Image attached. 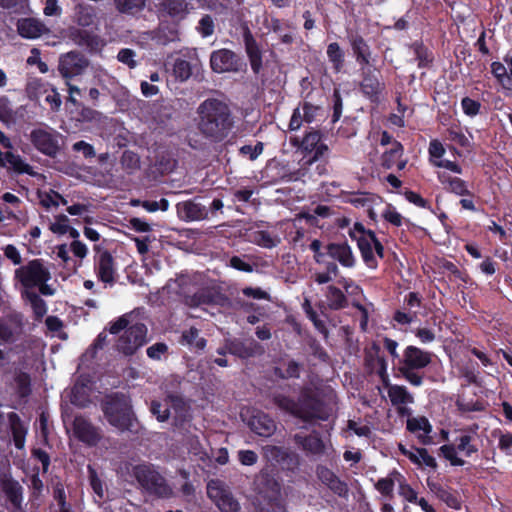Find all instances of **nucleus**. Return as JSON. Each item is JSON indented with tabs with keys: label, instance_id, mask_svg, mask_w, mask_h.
<instances>
[{
	"label": "nucleus",
	"instance_id": "nucleus-58",
	"mask_svg": "<svg viewBox=\"0 0 512 512\" xmlns=\"http://www.w3.org/2000/svg\"><path fill=\"white\" fill-rule=\"evenodd\" d=\"M121 165L123 168L133 172L140 167V158L137 153L131 150H125L121 156Z\"/></svg>",
	"mask_w": 512,
	"mask_h": 512
},
{
	"label": "nucleus",
	"instance_id": "nucleus-30",
	"mask_svg": "<svg viewBox=\"0 0 512 512\" xmlns=\"http://www.w3.org/2000/svg\"><path fill=\"white\" fill-rule=\"evenodd\" d=\"M438 180L447 192L462 197H474V193L468 188V183L459 177L451 176L446 172H440L438 173Z\"/></svg>",
	"mask_w": 512,
	"mask_h": 512
},
{
	"label": "nucleus",
	"instance_id": "nucleus-45",
	"mask_svg": "<svg viewBox=\"0 0 512 512\" xmlns=\"http://www.w3.org/2000/svg\"><path fill=\"white\" fill-rule=\"evenodd\" d=\"M404 154V147L403 145L395 140L393 142V147H391L389 150L385 151L382 154L381 157V165L385 169H391L395 166L397 161L402 158Z\"/></svg>",
	"mask_w": 512,
	"mask_h": 512
},
{
	"label": "nucleus",
	"instance_id": "nucleus-25",
	"mask_svg": "<svg viewBox=\"0 0 512 512\" xmlns=\"http://www.w3.org/2000/svg\"><path fill=\"white\" fill-rule=\"evenodd\" d=\"M0 495L4 497L7 507L23 503V487L11 475L0 477Z\"/></svg>",
	"mask_w": 512,
	"mask_h": 512
},
{
	"label": "nucleus",
	"instance_id": "nucleus-54",
	"mask_svg": "<svg viewBox=\"0 0 512 512\" xmlns=\"http://www.w3.org/2000/svg\"><path fill=\"white\" fill-rule=\"evenodd\" d=\"M168 399L171 403V407L177 414L176 418L181 422H184L189 417V407L185 403V401L177 395H169Z\"/></svg>",
	"mask_w": 512,
	"mask_h": 512
},
{
	"label": "nucleus",
	"instance_id": "nucleus-53",
	"mask_svg": "<svg viewBox=\"0 0 512 512\" xmlns=\"http://www.w3.org/2000/svg\"><path fill=\"white\" fill-rule=\"evenodd\" d=\"M173 75L181 82L188 80L192 75L190 62L182 58H177L173 64Z\"/></svg>",
	"mask_w": 512,
	"mask_h": 512
},
{
	"label": "nucleus",
	"instance_id": "nucleus-64",
	"mask_svg": "<svg viewBox=\"0 0 512 512\" xmlns=\"http://www.w3.org/2000/svg\"><path fill=\"white\" fill-rule=\"evenodd\" d=\"M215 24L211 15H204L198 22L197 30L201 34L202 37L206 38L211 36L214 33Z\"/></svg>",
	"mask_w": 512,
	"mask_h": 512
},
{
	"label": "nucleus",
	"instance_id": "nucleus-61",
	"mask_svg": "<svg viewBox=\"0 0 512 512\" xmlns=\"http://www.w3.org/2000/svg\"><path fill=\"white\" fill-rule=\"evenodd\" d=\"M332 110L333 113L331 122L335 124L340 120L343 111V99L340 89L338 88H335L332 94Z\"/></svg>",
	"mask_w": 512,
	"mask_h": 512
},
{
	"label": "nucleus",
	"instance_id": "nucleus-49",
	"mask_svg": "<svg viewBox=\"0 0 512 512\" xmlns=\"http://www.w3.org/2000/svg\"><path fill=\"white\" fill-rule=\"evenodd\" d=\"M302 308L307 316V318L313 323L315 329L321 333L324 338H327L329 335V331L326 327L325 322L319 318L317 312L313 309L311 302L308 299H305Z\"/></svg>",
	"mask_w": 512,
	"mask_h": 512
},
{
	"label": "nucleus",
	"instance_id": "nucleus-63",
	"mask_svg": "<svg viewBox=\"0 0 512 512\" xmlns=\"http://www.w3.org/2000/svg\"><path fill=\"white\" fill-rule=\"evenodd\" d=\"M150 411L159 422H165L170 418L169 407L159 401L153 400L151 402Z\"/></svg>",
	"mask_w": 512,
	"mask_h": 512
},
{
	"label": "nucleus",
	"instance_id": "nucleus-6",
	"mask_svg": "<svg viewBox=\"0 0 512 512\" xmlns=\"http://www.w3.org/2000/svg\"><path fill=\"white\" fill-rule=\"evenodd\" d=\"M477 429V424L467 429H462V433L455 438L453 444H444L439 448L440 455L449 461L451 466H463L466 462L458 457L457 453H462L465 457H471L479 451L476 439L471 434H476Z\"/></svg>",
	"mask_w": 512,
	"mask_h": 512
},
{
	"label": "nucleus",
	"instance_id": "nucleus-46",
	"mask_svg": "<svg viewBox=\"0 0 512 512\" xmlns=\"http://www.w3.org/2000/svg\"><path fill=\"white\" fill-rule=\"evenodd\" d=\"M180 342L197 350H203L207 344L206 339L199 336V330L194 326L182 332Z\"/></svg>",
	"mask_w": 512,
	"mask_h": 512
},
{
	"label": "nucleus",
	"instance_id": "nucleus-50",
	"mask_svg": "<svg viewBox=\"0 0 512 512\" xmlns=\"http://www.w3.org/2000/svg\"><path fill=\"white\" fill-rule=\"evenodd\" d=\"M23 297L29 301L36 319H41L47 312L46 302L34 291H24Z\"/></svg>",
	"mask_w": 512,
	"mask_h": 512
},
{
	"label": "nucleus",
	"instance_id": "nucleus-15",
	"mask_svg": "<svg viewBox=\"0 0 512 512\" xmlns=\"http://www.w3.org/2000/svg\"><path fill=\"white\" fill-rule=\"evenodd\" d=\"M96 255L94 257V271L99 281L113 285L115 283L116 266L112 254L102 249L100 245L93 247Z\"/></svg>",
	"mask_w": 512,
	"mask_h": 512
},
{
	"label": "nucleus",
	"instance_id": "nucleus-39",
	"mask_svg": "<svg viewBox=\"0 0 512 512\" xmlns=\"http://www.w3.org/2000/svg\"><path fill=\"white\" fill-rule=\"evenodd\" d=\"M327 305L329 309L338 311L342 310L349 305V301L345 293L338 287L330 285L325 292Z\"/></svg>",
	"mask_w": 512,
	"mask_h": 512
},
{
	"label": "nucleus",
	"instance_id": "nucleus-13",
	"mask_svg": "<svg viewBox=\"0 0 512 512\" xmlns=\"http://www.w3.org/2000/svg\"><path fill=\"white\" fill-rule=\"evenodd\" d=\"M385 89L386 84L379 74H376L370 68H362L359 90L364 98L368 99L372 104L379 105Z\"/></svg>",
	"mask_w": 512,
	"mask_h": 512
},
{
	"label": "nucleus",
	"instance_id": "nucleus-10",
	"mask_svg": "<svg viewBox=\"0 0 512 512\" xmlns=\"http://www.w3.org/2000/svg\"><path fill=\"white\" fill-rule=\"evenodd\" d=\"M242 40L251 71L264 85L266 79L262 71L265 51L263 45L258 42L247 24L242 26Z\"/></svg>",
	"mask_w": 512,
	"mask_h": 512
},
{
	"label": "nucleus",
	"instance_id": "nucleus-37",
	"mask_svg": "<svg viewBox=\"0 0 512 512\" xmlns=\"http://www.w3.org/2000/svg\"><path fill=\"white\" fill-rule=\"evenodd\" d=\"M70 402L78 408H87L91 404V388L81 382L77 381L70 393Z\"/></svg>",
	"mask_w": 512,
	"mask_h": 512
},
{
	"label": "nucleus",
	"instance_id": "nucleus-29",
	"mask_svg": "<svg viewBox=\"0 0 512 512\" xmlns=\"http://www.w3.org/2000/svg\"><path fill=\"white\" fill-rule=\"evenodd\" d=\"M406 429L414 434L422 431L423 433L417 434V439L419 443L422 445L432 444L433 439L432 436L430 435V433L432 432V425L425 416L408 418L406 423Z\"/></svg>",
	"mask_w": 512,
	"mask_h": 512
},
{
	"label": "nucleus",
	"instance_id": "nucleus-32",
	"mask_svg": "<svg viewBox=\"0 0 512 512\" xmlns=\"http://www.w3.org/2000/svg\"><path fill=\"white\" fill-rule=\"evenodd\" d=\"M73 22L82 28H89L96 25V9L87 3H78L73 9Z\"/></svg>",
	"mask_w": 512,
	"mask_h": 512
},
{
	"label": "nucleus",
	"instance_id": "nucleus-28",
	"mask_svg": "<svg viewBox=\"0 0 512 512\" xmlns=\"http://www.w3.org/2000/svg\"><path fill=\"white\" fill-rule=\"evenodd\" d=\"M156 8L160 17L181 20L188 14V2L186 0H161Z\"/></svg>",
	"mask_w": 512,
	"mask_h": 512
},
{
	"label": "nucleus",
	"instance_id": "nucleus-40",
	"mask_svg": "<svg viewBox=\"0 0 512 512\" xmlns=\"http://www.w3.org/2000/svg\"><path fill=\"white\" fill-rule=\"evenodd\" d=\"M114 7L120 13L128 16L141 14L147 5V0H114Z\"/></svg>",
	"mask_w": 512,
	"mask_h": 512
},
{
	"label": "nucleus",
	"instance_id": "nucleus-22",
	"mask_svg": "<svg viewBox=\"0 0 512 512\" xmlns=\"http://www.w3.org/2000/svg\"><path fill=\"white\" fill-rule=\"evenodd\" d=\"M225 296L215 287H203L198 289L193 295L185 297V303L190 307H200L202 305L222 304Z\"/></svg>",
	"mask_w": 512,
	"mask_h": 512
},
{
	"label": "nucleus",
	"instance_id": "nucleus-5",
	"mask_svg": "<svg viewBox=\"0 0 512 512\" xmlns=\"http://www.w3.org/2000/svg\"><path fill=\"white\" fill-rule=\"evenodd\" d=\"M297 406V419L305 423L328 421L332 415V407L308 387L301 389Z\"/></svg>",
	"mask_w": 512,
	"mask_h": 512
},
{
	"label": "nucleus",
	"instance_id": "nucleus-7",
	"mask_svg": "<svg viewBox=\"0 0 512 512\" xmlns=\"http://www.w3.org/2000/svg\"><path fill=\"white\" fill-rule=\"evenodd\" d=\"M133 476L147 494L157 498H170L172 488L164 476L151 464H138L133 467Z\"/></svg>",
	"mask_w": 512,
	"mask_h": 512
},
{
	"label": "nucleus",
	"instance_id": "nucleus-19",
	"mask_svg": "<svg viewBox=\"0 0 512 512\" xmlns=\"http://www.w3.org/2000/svg\"><path fill=\"white\" fill-rule=\"evenodd\" d=\"M227 349L229 354L240 359H249L255 356H260L264 353L263 346L253 338L227 339Z\"/></svg>",
	"mask_w": 512,
	"mask_h": 512
},
{
	"label": "nucleus",
	"instance_id": "nucleus-14",
	"mask_svg": "<svg viewBox=\"0 0 512 512\" xmlns=\"http://www.w3.org/2000/svg\"><path fill=\"white\" fill-rule=\"evenodd\" d=\"M242 65L241 57L227 48L215 50L210 55V67L213 72L218 74L238 73Z\"/></svg>",
	"mask_w": 512,
	"mask_h": 512
},
{
	"label": "nucleus",
	"instance_id": "nucleus-42",
	"mask_svg": "<svg viewBox=\"0 0 512 512\" xmlns=\"http://www.w3.org/2000/svg\"><path fill=\"white\" fill-rule=\"evenodd\" d=\"M388 386V397L393 406L406 405L414 402L413 396L402 385H387Z\"/></svg>",
	"mask_w": 512,
	"mask_h": 512
},
{
	"label": "nucleus",
	"instance_id": "nucleus-52",
	"mask_svg": "<svg viewBox=\"0 0 512 512\" xmlns=\"http://www.w3.org/2000/svg\"><path fill=\"white\" fill-rule=\"evenodd\" d=\"M252 241L256 245L263 247V248H267V249L276 247L278 245V243L280 242L279 239H276L275 237H273L271 235V233L266 230L255 231L253 233Z\"/></svg>",
	"mask_w": 512,
	"mask_h": 512
},
{
	"label": "nucleus",
	"instance_id": "nucleus-56",
	"mask_svg": "<svg viewBox=\"0 0 512 512\" xmlns=\"http://www.w3.org/2000/svg\"><path fill=\"white\" fill-rule=\"evenodd\" d=\"M380 345L376 342H372L369 348L364 351V364L365 367L373 372L375 370V362L380 358Z\"/></svg>",
	"mask_w": 512,
	"mask_h": 512
},
{
	"label": "nucleus",
	"instance_id": "nucleus-24",
	"mask_svg": "<svg viewBox=\"0 0 512 512\" xmlns=\"http://www.w3.org/2000/svg\"><path fill=\"white\" fill-rule=\"evenodd\" d=\"M178 217L186 222L204 220L208 217L207 207L197 198L179 202L176 205Z\"/></svg>",
	"mask_w": 512,
	"mask_h": 512
},
{
	"label": "nucleus",
	"instance_id": "nucleus-59",
	"mask_svg": "<svg viewBox=\"0 0 512 512\" xmlns=\"http://www.w3.org/2000/svg\"><path fill=\"white\" fill-rule=\"evenodd\" d=\"M481 103L478 100L472 99L468 96L463 97L461 100V108L463 113L468 117H475L481 112Z\"/></svg>",
	"mask_w": 512,
	"mask_h": 512
},
{
	"label": "nucleus",
	"instance_id": "nucleus-48",
	"mask_svg": "<svg viewBox=\"0 0 512 512\" xmlns=\"http://www.w3.org/2000/svg\"><path fill=\"white\" fill-rule=\"evenodd\" d=\"M491 74L496 79L497 83L504 89L512 91V83L508 77V69L505 65L499 61H494L490 65Z\"/></svg>",
	"mask_w": 512,
	"mask_h": 512
},
{
	"label": "nucleus",
	"instance_id": "nucleus-8",
	"mask_svg": "<svg viewBox=\"0 0 512 512\" xmlns=\"http://www.w3.org/2000/svg\"><path fill=\"white\" fill-rule=\"evenodd\" d=\"M28 139L36 151L51 159H55L61 152L63 136L48 125L33 128Z\"/></svg>",
	"mask_w": 512,
	"mask_h": 512
},
{
	"label": "nucleus",
	"instance_id": "nucleus-44",
	"mask_svg": "<svg viewBox=\"0 0 512 512\" xmlns=\"http://www.w3.org/2000/svg\"><path fill=\"white\" fill-rule=\"evenodd\" d=\"M4 161L10 166V168H12L18 174L25 173L30 176L35 175L33 167L26 163L18 154H14L13 152L7 151L4 153Z\"/></svg>",
	"mask_w": 512,
	"mask_h": 512
},
{
	"label": "nucleus",
	"instance_id": "nucleus-4",
	"mask_svg": "<svg viewBox=\"0 0 512 512\" xmlns=\"http://www.w3.org/2000/svg\"><path fill=\"white\" fill-rule=\"evenodd\" d=\"M432 362V353L417 346H407L399 359L398 371L412 386L420 387L424 383V374L420 371Z\"/></svg>",
	"mask_w": 512,
	"mask_h": 512
},
{
	"label": "nucleus",
	"instance_id": "nucleus-62",
	"mask_svg": "<svg viewBox=\"0 0 512 512\" xmlns=\"http://www.w3.org/2000/svg\"><path fill=\"white\" fill-rule=\"evenodd\" d=\"M53 498L59 506L58 512H71V505L66 501V493L62 484H57L54 487Z\"/></svg>",
	"mask_w": 512,
	"mask_h": 512
},
{
	"label": "nucleus",
	"instance_id": "nucleus-41",
	"mask_svg": "<svg viewBox=\"0 0 512 512\" xmlns=\"http://www.w3.org/2000/svg\"><path fill=\"white\" fill-rule=\"evenodd\" d=\"M271 400L278 409L298 418L299 411L295 399L282 393L274 392L271 394Z\"/></svg>",
	"mask_w": 512,
	"mask_h": 512
},
{
	"label": "nucleus",
	"instance_id": "nucleus-31",
	"mask_svg": "<svg viewBox=\"0 0 512 512\" xmlns=\"http://www.w3.org/2000/svg\"><path fill=\"white\" fill-rule=\"evenodd\" d=\"M250 429L261 437H270L276 430L275 421L264 412H257L249 420Z\"/></svg>",
	"mask_w": 512,
	"mask_h": 512
},
{
	"label": "nucleus",
	"instance_id": "nucleus-20",
	"mask_svg": "<svg viewBox=\"0 0 512 512\" xmlns=\"http://www.w3.org/2000/svg\"><path fill=\"white\" fill-rule=\"evenodd\" d=\"M293 442L306 456L321 457L326 450V445L317 430L307 435L296 433L293 436Z\"/></svg>",
	"mask_w": 512,
	"mask_h": 512
},
{
	"label": "nucleus",
	"instance_id": "nucleus-43",
	"mask_svg": "<svg viewBox=\"0 0 512 512\" xmlns=\"http://www.w3.org/2000/svg\"><path fill=\"white\" fill-rule=\"evenodd\" d=\"M326 54L335 73L342 71L345 64V52L338 42H331L327 46Z\"/></svg>",
	"mask_w": 512,
	"mask_h": 512
},
{
	"label": "nucleus",
	"instance_id": "nucleus-16",
	"mask_svg": "<svg viewBox=\"0 0 512 512\" xmlns=\"http://www.w3.org/2000/svg\"><path fill=\"white\" fill-rule=\"evenodd\" d=\"M89 66L87 57L78 51H70L59 58L58 71L60 75L70 80L82 75Z\"/></svg>",
	"mask_w": 512,
	"mask_h": 512
},
{
	"label": "nucleus",
	"instance_id": "nucleus-23",
	"mask_svg": "<svg viewBox=\"0 0 512 512\" xmlns=\"http://www.w3.org/2000/svg\"><path fill=\"white\" fill-rule=\"evenodd\" d=\"M67 37L76 45L88 49L90 52H96L100 49L102 41L100 36L94 32L79 27H69Z\"/></svg>",
	"mask_w": 512,
	"mask_h": 512
},
{
	"label": "nucleus",
	"instance_id": "nucleus-9",
	"mask_svg": "<svg viewBox=\"0 0 512 512\" xmlns=\"http://www.w3.org/2000/svg\"><path fill=\"white\" fill-rule=\"evenodd\" d=\"M14 278L25 288V291H31L38 283L49 281L51 273L44 260L36 258L20 265L14 272Z\"/></svg>",
	"mask_w": 512,
	"mask_h": 512
},
{
	"label": "nucleus",
	"instance_id": "nucleus-27",
	"mask_svg": "<svg viewBox=\"0 0 512 512\" xmlns=\"http://www.w3.org/2000/svg\"><path fill=\"white\" fill-rule=\"evenodd\" d=\"M255 484L259 493L276 496L280 494L281 484L274 469L263 468L256 476Z\"/></svg>",
	"mask_w": 512,
	"mask_h": 512
},
{
	"label": "nucleus",
	"instance_id": "nucleus-33",
	"mask_svg": "<svg viewBox=\"0 0 512 512\" xmlns=\"http://www.w3.org/2000/svg\"><path fill=\"white\" fill-rule=\"evenodd\" d=\"M7 419L12 434L14 446L17 449L21 450L25 446L28 428L16 412H9L7 414Z\"/></svg>",
	"mask_w": 512,
	"mask_h": 512
},
{
	"label": "nucleus",
	"instance_id": "nucleus-55",
	"mask_svg": "<svg viewBox=\"0 0 512 512\" xmlns=\"http://www.w3.org/2000/svg\"><path fill=\"white\" fill-rule=\"evenodd\" d=\"M493 437H498V448L506 456H512V433L502 432L500 429H496L492 432Z\"/></svg>",
	"mask_w": 512,
	"mask_h": 512
},
{
	"label": "nucleus",
	"instance_id": "nucleus-17",
	"mask_svg": "<svg viewBox=\"0 0 512 512\" xmlns=\"http://www.w3.org/2000/svg\"><path fill=\"white\" fill-rule=\"evenodd\" d=\"M301 146L304 158L307 157L304 165H312L328 152V146L322 142V133L315 129L305 133L301 140Z\"/></svg>",
	"mask_w": 512,
	"mask_h": 512
},
{
	"label": "nucleus",
	"instance_id": "nucleus-57",
	"mask_svg": "<svg viewBox=\"0 0 512 512\" xmlns=\"http://www.w3.org/2000/svg\"><path fill=\"white\" fill-rule=\"evenodd\" d=\"M308 347L311 352V355L317 358L320 362L325 364H328L330 362L329 354L317 339L310 338L308 340Z\"/></svg>",
	"mask_w": 512,
	"mask_h": 512
},
{
	"label": "nucleus",
	"instance_id": "nucleus-1",
	"mask_svg": "<svg viewBox=\"0 0 512 512\" xmlns=\"http://www.w3.org/2000/svg\"><path fill=\"white\" fill-rule=\"evenodd\" d=\"M315 263L321 268L312 274V279L319 285L327 284L340 275L339 266L352 269L357 260L347 241L323 244L314 239L310 246Z\"/></svg>",
	"mask_w": 512,
	"mask_h": 512
},
{
	"label": "nucleus",
	"instance_id": "nucleus-18",
	"mask_svg": "<svg viewBox=\"0 0 512 512\" xmlns=\"http://www.w3.org/2000/svg\"><path fill=\"white\" fill-rule=\"evenodd\" d=\"M72 427L74 436L89 447L97 446L102 439L101 429L82 415L75 416Z\"/></svg>",
	"mask_w": 512,
	"mask_h": 512
},
{
	"label": "nucleus",
	"instance_id": "nucleus-38",
	"mask_svg": "<svg viewBox=\"0 0 512 512\" xmlns=\"http://www.w3.org/2000/svg\"><path fill=\"white\" fill-rule=\"evenodd\" d=\"M284 367L275 366L272 370L273 375L281 380L298 379L301 375L302 364L294 359L283 363Z\"/></svg>",
	"mask_w": 512,
	"mask_h": 512
},
{
	"label": "nucleus",
	"instance_id": "nucleus-3",
	"mask_svg": "<svg viewBox=\"0 0 512 512\" xmlns=\"http://www.w3.org/2000/svg\"><path fill=\"white\" fill-rule=\"evenodd\" d=\"M100 408L108 424L120 432L138 433L139 421L132 399L123 392H111L101 399Z\"/></svg>",
	"mask_w": 512,
	"mask_h": 512
},
{
	"label": "nucleus",
	"instance_id": "nucleus-21",
	"mask_svg": "<svg viewBox=\"0 0 512 512\" xmlns=\"http://www.w3.org/2000/svg\"><path fill=\"white\" fill-rule=\"evenodd\" d=\"M318 480L325 485L333 494L340 498H347L349 495L348 484L341 480L334 471L325 465L319 464L315 469Z\"/></svg>",
	"mask_w": 512,
	"mask_h": 512
},
{
	"label": "nucleus",
	"instance_id": "nucleus-47",
	"mask_svg": "<svg viewBox=\"0 0 512 512\" xmlns=\"http://www.w3.org/2000/svg\"><path fill=\"white\" fill-rule=\"evenodd\" d=\"M217 499L215 501L217 507L222 512H238L240 509L238 501L233 497V495L225 490H221L218 492L216 496Z\"/></svg>",
	"mask_w": 512,
	"mask_h": 512
},
{
	"label": "nucleus",
	"instance_id": "nucleus-36",
	"mask_svg": "<svg viewBox=\"0 0 512 512\" xmlns=\"http://www.w3.org/2000/svg\"><path fill=\"white\" fill-rule=\"evenodd\" d=\"M410 49L415 55L417 66L420 69H430L434 63V53L421 40L411 43Z\"/></svg>",
	"mask_w": 512,
	"mask_h": 512
},
{
	"label": "nucleus",
	"instance_id": "nucleus-35",
	"mask_svg": "<svg viewBox=\"0 0 512 512\" xmlns=\"http://www.w3.org/2000/svg\"><path fill=\"white\" fill-rule=\"evenodd\" d=\"M46 30L44 24L34 18H24L18 20L17 31L19 35L27 39L40 37Z\"/></svg>",
	"mask_w": 512,
	"mask_h": 512
},
{
	"label": "nucleus",
	"instance_id": "nucleus-2",
	"mask_svg": "<svg viewBox=\"0 0 512 512\" xmlns=\"http://www.w3.org/2000/svg\"><path fill=\"white\" fill-rule=\"evenodd\" d=\"M197 115L200 134L213 143L223 142L235 126L229 105L216 98H208L200 103Z\"/></svg>",
	"mask_w": 512,
	"mask_h": 512
},
{
	"label": "nucleus",
	"instance_id": "nucleus-51",
	"mask_svg": "<svg viewBox=\"0 0 512 512\" xmlns=\"http://www.w3.org/2000/svg\"><path fill=\"white\" fill-rule=\"evenodd\" d=\"M14 380L16 383L17 395L22 399L29 397L32 393L30 375L27 372L19 371L16 373Z\"/></svg>",
	"mask_w": 512,
	"mask_h": 512
},
{
	"label": "nucleus",
	"instance_id": "nucleus-12",
	"mask_svg": "<svg viewBox=\"0 0 512 512\" xmlns=\"http://www.w3.org/2000/svg\"><path fill=\"white\" fill-rule=\"evenodd\" d=\"M358 249L365 265L370 269L378 267L376 255L384 258V246L377 238L374 231H368L367 236H359L356 239Z\"/></svg>",
	"mask_w": 512,
	"mask_h": 512
},
{
	"label": "nucleus",
	"instance_id": "nucleus-34",
	"mask_svg": "<svg viewBox=\"0 0 512 512\" xmlns=\"http://www.w3.org/2000/svg\"><path fill=\"white\" fill-rule=\"evenodd\" d=\"M430 490L443 501L448 507L459 510L461 508V500L455 490L444 487L439 483L428 482Z\"/></svg>",
	"mask_w": 512,
	"mask_h": 512
},
{
	"label": "nucleus",
	"instance_id": "nucleus-60",
	"mask_svg": "<svg viewBox=\"0 0 512 512\" xmlns=\"http://www.w3.org/2000/svg\"><path fill=\"white\" fill-rule=\"evenodd\" d=\"M457 408L460 412H481L485 410V403L483 400H458L456 402Z\"/></svg>",
	"mask_w": 512,
	"mask_h": 512
},
{
	"label": "nucleus",
	"instance_id": "nucleus-26",
	"mask_svg": "<svg viewBox=\"0 0 512 512\" xmlns=\"http://www.w3.org/2000/svg\"><path fill=\"white\" fill-rule=\"evenodd\" d=\"M356 62L364 68L371 64L372 51L367 41L359 33H350L347 36Z\"/></svg>",
	"mask_w": 512,
	"mask_h": 512
},
{
	"label": "nucleus",
	"instance_id": "nucleus-11",
	"mask_svg": "<svg viewBox=\"0 0 512 512\" xmlns=\"http://www.w3.org/2000/svg\"><path fill=\"white\" fill-rule=\"evenodd\" d=\"M148 329L145 324L137 322L130 325L119 337L116 347L125 356L134 355L147 343Z\"/></svg>",
	"mask_w": 512,
	"mask_h": 512
}]
</instances>
